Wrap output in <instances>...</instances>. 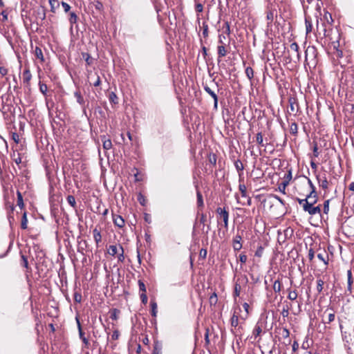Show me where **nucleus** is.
<instances>
[{"mask_svg": "<svg viewBox=\"0 0 354 354\" xmlns=\"http://www.w3.org/2000/svg\"><path fill=\"white\" fill-rule=\"evenodd\" d=\"M300 205L302 206L305 212H307L310 215L319 214L321 212L319 206L310 205L306 201H300Z\"/></svg>", "mask_w": 354, "mask_h": 354, "instance_id": "1", "label": "nucleus"}, {"mask_svg": "<svg viewBox=\"0 0 354 354\" xmlns=\"http://www.w3.org/2000/svg\"><path fill=\"white\" fill-rule=\"evenodd\" d=\"M293 232H294L293 229L291 228L290 227H286V229H284L283 230V232H281V230H279L278 231L279 241H281L284 242L286 241V239H290L292 236Z\"/></svg>", "mask_w": 354, "mask_h": 354, "instance_id": "2", "label": "nucleus"}, {"mask_svg": "<svg viewBox=\"0 0 354 354\" xmlns=\"http://www.w3.org/2000/svg\"><path fill=\"white\" fill-rule=\"evenodd\" d=\"M342 229L346 236H354V223H342Z\"/></svg>", "mask_w": 354, "mask_h": 354, "instance_id": "3", "label": "nucleus"}, {"mask_svg": "<svg viewBox=\"0 0 354 354\" xmlns=\"http://www.w3.org/2000/svg\"><path fill=\"white\" fill-rule=\"evenodd\" d=\"M230 324L232 326L231 331L235 334L237 335L239 330L241 328L240 326H239V316L236 314L234 312L233 315L232 316L230 319Z\"/></svg>", "mask_w": 354, "mask_h": 354, "instance_id": "4", "label": "nucleus"}, {"mask_svg": "<svg viewBox=\"0 0 354 354\" xmlns=\"http://www.w3.org/2000/svg\"><path fill=\"white\" fill-rule=\"evenodd\" d=\"M32 79V74L30 71V68L28 66L25 65V69L22 74V80L23 83L26 86H29L30 84V80Z\"/></svg>", "mask_w": 354, "mask_h": 354, "instance_id": "5", "label": "nucleus"}, {"mask_svg": "<svg viewBox=\"0 0 354 354\" xmlns=\"http://www.w3.org/2000/svg\"><path fill=\"white\" fill-rule=\"evenodd\" d=\"M297 201L300 204V201H307L310 205H314L317 201V193L313 194L312 192L306 196V197L304 199L297 198Z\"/></svg>", "mask_w": 354, "mask_h": 354, "instance_id": "6", "label": "nucleus"}, {"mask_svg": "<svg viewBox=\"0 0 354 354\" xmlns=\"http://www.w3.org/2000/svg\"><path fill=\"white\" fill-rule=\"evenodd\" d=\"M203 88H204L205 91L207 93H208L213 98L214 108V109L216 110L218 108V96H217L216 93L214 92V91L211 89V88L207 84L203 85Z\"/></svg>", "mask_w": 354, "mask_h": 354, "instance_id": "7", "label": "nucleus"}, {"mask_svg": "<svg viewBox=\"0 0 354 354\" xmlns=\"http://www.w3.org/2000/svg\"><path fill=\"white\" fill-rule=\"evenodd\" d=\"M216 214L218 215V219L223 220V221H228L229 214L226 207H218L216 209Z\"/></svg>", "mask_w": 354, "mask_h": 354, "instance_id": "8", "label": "nucleus"}, {"mask_svg": "<svg viewBox=\"0 0 354 354\" xmlns=\"http://www.w3.org/2000/svg\"><path fill=\"white\" fill-rule=\"evenodd\" d=\"M242 237L239 234H236L232 241V246L234 251H239L242 248Z\"/></svg>", "mask_w": 354, "mask_h": 354, "instance_id": "9", "label": "nucleus"}, {"mask_svg": "<svg viewBox=\"0 0 354 354\" xmlns=\"http://www.w3.org/2000/svg\"><path fill=\"white\" fill-rule=\"evenodd\" d=\"M317 180H318L319 185L324 190H326L328 187V182L326 176L322 178L319 175L316 176Z\"/></svg>", "mask_w": 354, "mask_h": 354, "instance_id": "10", "label": "nucleus"}, {"mask_svg": "<svg viewBox=\"0 0 354 354\" xmlns=\"http://www.w3.org/2000/svg\"><path fill=\"white\" fill-rule=\"evenodd\" d=\"M74 96L75 97L77 103L80 105H81L83 107L84 110L85 109V108H84L85 100H84V97L82 95L81 92L80 91V90H77L76 91H75Z\"/></svg>", "mask_w": 354, "mask_h": 354, "instance_id": "11", "label": "nucleus"}, {"mask_svg": "<svg viewBox=\"0 0 354 354\" xmlns=\"http://www.w3.org/2000/svg\"><path fill=\"white\" fill-rule=\"evenodd\" d=\"M34 55H35V57L37 59H39V61L41 63L44 62L45 59H44V57L43 55L42 50L40 47H39V46L35 47V49L34 50Z\"/></svg>", "mask_w": 354, "mask_h": 354, "instance_id": "12", "label": "nucleus"}, {"mask_svg": "<svg viewBox=\"0 0 354 354\" xmlns=\"http://www.w3.org/2000/svg\"><path fill=\"white\" fill-rule=\"evenodd\" d=\"M288 102L290 104V111L292 113H295L296 114L298 112L299 106L296 102L294 98H290Z\"/></svg>", "mask_w": 354, "mask_h": 354, "instance_id": "13", "label": "nucleus"}, {"mask_svg": "<svg viewBox=\"0 0 354 354\" xmlns=\"http://www.w3.org/2000/svg\"><path fill=\"white\" fill-rule=\"evenodd\" d=\"M234 167H235L236 169L239 172V182H241L242 180L241 174H242L243 170L244 169L243 165L240 160H236L234 162Z\"/></svg>", "mask_w": 354, "mask_h": 354, "instance_id": "14", "label": "nucleus"}, {"mask_svg": "<svg viewBox=\"0 0 354 354\" xmlns=\"http://www.w3.org/2000/svg\"><path fill=\"white\" fill-rule=\"evenodd\" d=\"M101 140L103 142V148L105 150H109L112 148V142L110 139H106V136H102Z\"/></svg>", "mask_w": 354, "mask_h": 354, "instance_id": "15", "label": "nucleus"}, {"mask_svg": "<svg viewBox=\"0 0 354 354\" xmlns=\"http://www.w3.org/2000/svg\"><path fill=\"white\" fill-rule=\"evenodd\" d=\"M227 46H218L217 53L219 58H222L227 55L228 51L226 48Z\"/></svg>", "mask_w": 354, "mask_h": 354, "instance_id": "16", "label": "nucleus"}, {"mask_svg": "<svg viewBox=\"0 0 354 354\" xmlns=\"http://www.w3.org/2000/svg\"><path fill=\"white\" fill-rule=\"evenodd\" d=\"M93 235L95 242L96 243L97 247H98L99 243L101 242V240H102V236H101L100 230H98L97 228H95L93 230Z\"/></svg>", "mask_w": 354, "mask_h": 354, "instance_id": "17", "label": "nucleus"}, {"mask_svg": "<svg viewBox=\"0 0 354 354\" xmlns=\"http://www.w3.org/2000/svg\"><path fill=\"white\" fill-rule=\"evenodd\" d=\"M328 309L326 310L324 313V315L327 313V320L324 319V322L329 324L335 320V315L333 310L329 313H328Z\"/></svg>", "mask_w": 354, "mask_h": 354, "instance_id": "18", "label": "nucleus"}, {"mask_svg": "<svg viewBox=\"0 0 354 354\" xmlns=\"http://www.w3.org/2000/svg\"><path fill=\"white\" fill-rule=\"evenodd\" d=\"M108 253L111 255V256H114L116 254L119 253L120 252V250H119V245L117 246V245H109L108 250Z\"/></svg>", "mask_w": 354, "mask_h": 354, "instance_id": "19", "label": "nucleus"}, {"mask_svg": "<svg viewBox=\"0 0 354 354\" xmlns=\"http://www.w3.org/2000/svg\"><path fill=\"white\" fill-rule=\"evenodd\" d=\"M66 201H67V203L73 207V209H75V210L77 209V203H76L75 198L73 196L68 195L66 197Z\"/></svg>", "mask_w": 354, "mask_h": 354, "instance_id": "20", "label": "nucleus"}, {"mask_svg": "<svg viewBox=\"0 0 354 354\" xmlns=\"http://www.w3.org/2000/svg\"><path fill=\"white\" fill-rule=\"evenodd\" d=\"M17 205L19 206L21 211L22 212L24 206L23 196H22L21 193L19 191H17Z\"/></svg>", "mask_w": 354, "mask_h": 354, "instance_id": "21", "label": "nucleus"}, {"mask_svg": "<svg viewBox=\"0 0 354 354\" xmlns=\"http://www.w3.org/2000/svg\"><path fill=\"white\" fill-rule=\"evenodd\" d=\"M262 332V324L259 322L254 326L253 330V335L257 337H258Z\"/></svg>", "mask_w": 354, "mask_h": 354, "instance_id": "22", "label": "nucleus"}, {"mask_svg": "<svg viewBox=\"0 0 354 354\" xmlns=\"http://www.w3.org/2000/svg\"><path fill=\"white\" fill-rule=\"evenodd\" d=\"M49 4L50 6V11L55 12L57 8H59L60 3L58 0H49Z\"/></svg>", "mask_w": 354, "mask_h": 354, "instance_id": "23", "label": "nucleus"}, {"mask_svg": "<svg viewBox=\"0 0 354 354\" xmlns=\"http://www.w3.org/2000/svg\"><path fill=\"white\" fill-rule=\"evenodd\" d=\"M276 15L275 11L270 10L267 12L266 18L268 21V24H272L274 20V15Z\"/></svg>", "mask_w": 354, "mask_h": 354, "instance_id": "24", "label": "nucleus"}, {"mask_svg": "<svg viewBox=\"0 0 354 354\" xmlns=\"http://www.w3.org/2000/svg\"><path fill=\"white\" fill-rule=\"evenodd\" d=\"M152 354H162V346L159 342L154 343Z\"/></svg>", "mask_w": 354, "mask_h": 354, "instance_id": "25", "label": "nucleus"}, {"mask_svg": "<svg viewBox=\"0 0 354 354\" xmlns=\"http://www.w3.org/2000/svg\"><path fill=\"white\" fill-rule=\"evenodd\" d=\"M324 253L325 254L319 253L317 254V258L323 261L326 266H327L328 264V256L326 252Z\"/></svg>", "mask_w": 354, "mask_h": 354, "instance_id": "26", "label": "nucleus"}, {"mask_svg": "<svg viewBox=\"0 0 354 354\" xmlns=\"http://www.w3.org/2000/svg\"><path fill=\"white\" fill-rule=\"evenodd\" d=\"M150 305H151V315L153 317H156L157 315V313H158L157 304L155 301L151 300Z\"/></svg>", "mask_w": 354, "mask_h": 354, "instance_id": "27", "label": "nucleus"}, {"mask_svg": "<svg viewBox=\"0 0 354 354\" xmlns=\"http://www.w3.org/2000/svg\"><path fill=\"white\" fill-rule=\"evenodd\" d=\"M239 189L241 194V196L243 198L248 197L247 195V188L246 186L244 184L240 183L239 185Z\"/></svg>", "mask_w": 354, "mask_h": 354, "instance_id": "28", "label": "nucleus"}, {"mask_svg": "<svg viewBox=\"0 0 354 354\" xmlns=\"http://www.w3.org/2000/svg\"><path fill=\"white\" fill-rule=\"evenodd\" d=\"M196 196H197V205L198 207H203L204 203H203V195L201 193L200 191H197L196 192Z\"/></svg>", "mask_w": 354, "mask_h": 354, "instance_id": "29", "label": "nucleus"}, {"mask_svg": "<svg viewBox=\"0 0 354 354\" xmlns=\"http://www.w3.org/2000/svg\"><path fill=\"white\" fill-rule=\"evenodd\" d=\"M227 37L223 34L218 35V46H228L225 42Z\"/></svg>", "mask_w": 354, "mask_h": 354, "instance_id": "30", "label": "nucleus"}, {"mask_svg": "<svg viewBox=\"0 0 354 354\" xmlns=\"http://www.w3.org/2000/svg\"><path fill=\"white\" fill-rule=\"evenodd\" d=\"M289 184L287 183V181H282L279 185V187H278V189L280 192H281L282 194H286V187Z\"/></svg>", "mask_w": 354, "mask_h": 354, "instance_id": "31", "label": "nucleus"}, {"mask_svg": "<svg viewBox=\"0 0 354 354\" xmlns=\"http://www.w3.org/2000/svg\"><path fill=\"white\" fill-rule=\"evenodd\" d=\"M324 281L322 279L317 280V290L319 293L322 292L324 288Z\"/></svg>", "mask_w": 354, "mask_h": 354, "instance_id": "32", "label": "nucleus"}, {"mask_svg": "<svg viewBox=\"0 0 354 354\" xmlns=\"http://www.w3.org/2000/svg\"><path fill=\"white\" fill-rule=\"evenodd\" d=\"M245 75L250 80H251L253 78L254 71L250 66H248L245 68Z\"/></svg>", "mask_w": 354, "mask_h": 354, "instance_id": "33", "label": "nucleus"}, {"mask_svg": "<svg viewBox=\"0 0 354 354\" xmlns=\"http://www.w3.org/2000/svg\"><path fill=\"white\" fill-rule=\"evenodd\" d=\"M290 131L292 134L296 136L298 132V126L296 122H292L290 126Z\"/></svg>", "mask_w": 354, "mask_h": 354, "instance_id": "34", "label": "nucleus"}, {"mask_svg": "<svg viewBox=\"0 0 354 354\" xmlns=\"http://www.w3.org/2000/svg\"><path fill=\"white\" fill-rule=\"evenodd\" d=\"M39 91L40 92L46 95V93H47V91H48V87H47V85L44 83H42L41 82H39Z\"/></svg>", "mask_w": 354, "mask_h": 354, "instance_id": "35", "label": "nucleus"}, {"mask_svg": "<svg viewBox=\"0 0 354 354\" xmlns=\"http://www.w3.org/2000/svg\"><path fill=\"white\" fill-rule=\"evenodd\" d=\"M273 290L275 292H279L281 290V283L279 280H276L273 284Z\"/></svg>", "mask_w": 354, "mask_h": 354, "instance_id": "36", "label": "nucleus"}, {"mask_svg": "<svg viewBox=\"0 0 354 354\" xmlns=\"http://www.w3.org/2000/svg\"><path fill=\"white\" fill-rule=\"evenodd\" d=\"M290 48L292 50L297 53V57L299 59V46L296 42H293L290 44Z\"/></svg>", "mask_w": 354, "mask_h": 354, "instance_id": "37", "label": "nucleus"}, {"mask_svg": "<svg viewBox=\"0 0 354 354\" xmlns=\"http://www.w3.org/2000/svg\"><path fill=\"white\" fill-rule=\"evenodd\" d=\"M279 334L283 338H288L290 335V332L286 328H282L279 330Z\"/></svg>", "mask_w": 354, "mask_h": 354, "instance_id": "38", "label": "nucleus"}, {"mask_svg": "<svg viewBox=\"0 0 354 354\" xmlns=\"http://www.w3.org/2000/svg\"><path fill=\"white\" fill-rule=\"evenodd\" d=\"M69 22L71 25H73L74 24H75L77 22V15L74 12H71L70 13V17H69Z\"/></svg>", "mask_w": 354, "mask_h": 354, "instance_id": "39", "label": "nucleus"}, {"mask_svg": "<svg viewBox=\"0 0 354 354\" xmlns=\"http://www.w3.org/2000/svg\"><path fill=\"white\" fill-rule=\"evenodd\" d=\"M309 53H312V54H313V55L314 57V59H315L316 50H315V48L314 47H312V48L308 47L306 49V52H305V54H306V61H307V59H308V55Z\"/></svg>", "mask_w": 354, "mask_h": 354, "instance_id": "40", "label": "nucleus"}, {"mask_svg": "<svg viewBox=\"0 0 354 354\" xmlns=\"http://www.w3.org/2000/svg\"><path fill=\"white\" fill-rule=\"evenodd\" d=\"M82 57L85 59L87 65L90 66L93 64L92 58L88 53H82Z\"/></svg>", "mask_w": 354, "mask_h": 354, "instance_id": "41", "label": "nucleus"}, {"mask_svg": "<svg viewBox=\"0 0 354 354\" xmlns=\"http://www.w3.org/2000/svg\"><path fill=\"white\" fill-rule=\"evenodd\" d=\"M137 199L141 205L145 206L146 205L147 200L141 193L138 194Z\"/></svg>", "mask_w": 354, "mask_h": 354, "instance_id": "42", "label": "nucleus"}, {"mask_svg": "<svg viewBox=\"0 0 354 354\" xmlns=\"http://www.w3.org/2000/svg\"><path fill=\"white\" fill-rule=\"evenodd\" d=\"M297 296H298V295H297V292L296 290L289 291L288 298L290 300L295 301L297 299Z\"/></svg>", "mask_w": 354, "mask_h": 354, "instance_id": "43", "label": "nucleus"}, {"mask_svg": "<svg viewBox=\"0 0 354 354\" xmlns=\"http://www.w3.org/2000/svg\"><path fill=\"white\" fill-rule=\"evenodd\" d=\"M334 48H335V51L333 53L334 56L337 59L342 58L343 57V52L341 50L338 49L337 47H336L335 46H334Z\"/></svg>", "mask_w": 354, "mask_h": 354, "instance_id": "44", "label": "nucleus"}, {"mask_svg": "<svg viewBox=\"0 0 354 354\" xmlns=\"http://www.w3.org/2000/svg\"><path fill=\"white\" fill-rule=\"evenodd\" d=\"M256 140H257V142L259 145H261V146H263V135H262V133L261 132H259L258 133H257V136H256Z\"/></svg>", "mask_w": 354, "mask_h": 354, "instance_id": "45", "label": "nucleus"}, {"mask_svg": "<svg viewBox=\"0 0 354 354\" xmlns=\"http://www.w3.org/2000/svg\"><path fill=\"white\" fill-rule=\"evenodd\" d=\"M209 162L212 165L215 166L216 164V156L214 153H210L209 156Z\"/></svg>", "mask_w": 354, "mask_h": 354, "instance_id": "46", "label": "nucleus"}, {"mask_svg": "<svg viewBox=\"0 0 354 354\" xmlns=\"http://www.w3.org/2000/svg\"><path fill=\"white\" fill-rule=\"evenodd\" d=\"M241 290V285L236 283L234 286V296L235 297H239L240 295Z\"/></svg>", "mask_w": 354, "mask_h": 354, "instance_id": "47", "label": "nucleus"}, {"mask_svg": "<svg viewBox=\"0 0 354 354\" xmlns=\"http://www.w3.org/2000/svg\"><path fill=\"white\" fill-rule=\"evenodd\" d=\"M283 181H287V183L289 184L290 181L292 179V171L290 169L286 174H285L283 176Z\"/></svg>", "mask_w": 354, "mask_h": 354, "instance_id": "48", "label": "nucleus"}, {"mask_svg": "<svg viewBox=\"0 0 354 354\" xmlns=\"http://www.w3.org/2000/svg\"><path fill=\"white\" fill-rule=\"evenodd\" d=\"M109 100L111 102L113 103V104H117L118 103V97L116 95V94L113 92H111L110 94H109Z\"/></svg>", "mask_w": 354, "mask_h": 354, "instance_id": "49", "label": "nucleus"}, {"mask_svg": "<svg viewBox=\"0 0 354 354\" xmlns=\"http://www.w3.org/2000/svg\"><path fill=\"white\" fill-rule=\"evenodd\" d=\"M119 250H120V252L118 254V261H123L124 259V250H123V248L119 245Z\"/></svg>", "mask_w": 354, "mask_h": 354, "instance_id": "50", "label": "nucleus"}, {"mask_svg": "<svg viewBox=\"0 0 354 354\" xmlns=\"http://www.w3.org/2000/svg\"><path fill=\"white\" fill-rule=\"evenodd\" d=\"M120 311L116 309V308H114L111 313V316L110 317L113 319V320H116L118 318V314H119Z\"/></svg>", "mask_w": 354, "mask_h": 354, "instance_id": "51", "label": "nucleus"}, {"mask_svg": "<svg viewBox=\"0 0 354 354\" xmlns=\"http://www.w3.org/2000/svg\"><path fill=\"white\" fill-rule=\"evenodd\" d=\"M203 35L205 38L208 37V25L205 22L203 24Z\"/></svg>", "mask_w": 354, "mask_h": 354, "instance_id": "52", "label": "nucleus"}, {"mask_svg": "<svg viewBox=\"0 0 354 354\" xmlns=\"http://www.w3.org/2000/svg\"><path fill=\"white\" fill-rule=\"evenodd\" d=\"M73 297L75 302L80 303L82 301V295L80 292H75Z\"/></svg>", "mask_w": 354, "mask_h": 354, "instance_id": "53", "label": "nucleus"}, {"mask_svg": "<svg viewBox=\"0 0 354 354\" xmlns=\"http://www.w3.org/2000/svg\"><path fill=\"white\" fill-rule=\"evenodd\" d=\"M139 290L142 293H146V287L144 282L141 280L138 281Z\"/></svg>", "mask_w": 354, "mask_h": 354, "instance_id": "54", "label": "nucleus"}, {"mask_svg": "<svg viewBox=\"0 0 354 354\" xmlns=\"http://www.w3.org/2000/svg\"><path fill=\"white\" fill-rule=\"evenodd\" d=\"M305 24H306V33H309L312 31V24L310 21H308L307 19H305Z\"/></svg>", "mask_w": 354, "mask_h": 354, "instance_id": "55", "label": "nucleus"}, {"mask_svg": "<svg viewBox=\"0 0 354 354\" xmlns=\"http://www.w3.org/2000/svg\"><path fill=\"white\" fill-rule=\"evenodd\" d=\"M263 250H264L263 247L262 245H259L255 252V256L258 257H261L263 254Z\"/></svg>", "mask_w": 354, "mask_h": 354, "instance_id": "56", "label": "nucleus"}, {"mask_svg": "<svg viewBox=\"0 0 354 354\" xmlns=\"http://www.w3.org/2000/svg\"><path fill=\"white\" fill-rule=\"evenodd\" d=\"M21 265L22 266H24V268H28V259L24 255V254H21Z\"/></svg>", "mask_w": 354, "mask_h": 354, "instance_id": "57", "label": "nucleus"}, {"mask_svg": "<svg viewBox=\"0 0 354 354\" xmlns=\"http://www.w3.org/2000/svg\"><path fill=\"white\" fill-rule=\"evenodd\" d=\"M305 178H306V180L308 181V184L309 185V187H310V188L311 189L310 192H312L313 194H315V187L313 185L312 180L309 178H308L306 176Z\"/></svg>", "mask_w": 354, "mask_h": 354, "instance_id": "58", "label": "nucleus"}, {"mask_svg": "<svg viewBox=\"0 0 354 354\" xmlns=\"http://www.w3.org/2000/svg\"><path fill=\"white\" fill-rule=\"evenodd\" d=\"M11 137L12 140L16 143L18 144L19 142V136L17 133L12 132L11 134Z\"/></svg>", "mask_w": 354, "mask_h": 354, "instance_id": "59", "label": "nucleus"}, {"mask_svg": "<svg viewBox=\"0 0 354 354\" xmlns=\"http://www.w3.org/2000/svg\"><path fill=\"white\" fill-rule=\"evenodd\" d=\"M209 302L211 304H216L217 302V295L214 292L209 297Z\"/></svg>", "mask_w": 354, "mask_h": 354, "instance_id": "60", "label": "nucleus"}, {"mask_svg": "<svg viewBox=\"0 0 354 354\" xmlns=\"http://www.w3.org/2000/svg\"><path fill=\"white\" fill-rule=\"evenodd\" d=\"M195 10L196 12H202L203 11V6L201 3L195 4Z\"/></svg>", "mask_w": 354, "mask_h": 354, "instance_id": "61", "label": "nucleus"}, {"mask_svg": "<svg viewBox=\"0 0 354 354\" xmlns=\"http://www.w3.org/2000/svg\"><path fill=\"white\" fill-rule=\"evenodd\" d=\"M329 203L330 200H326L324 203V213L328 214L329 211Z\"/></svg>", "mask_w": 354, "mask_h": 354, "instance_id": "62", "label": "nucleus"}, {"mask_svg": "<svg viewBox=\"0 0 354 354\" xmlns=\"http://www.w3.org/2000/svg\"><path fill=\"white\" fill-rule=\"evenodd\" d=\"M120 337V332L118 330H115L113 332V334L111 335V339L113 340H117Z\"/></svg>", "mask_w": 354, "mask_h": 354, "instance_id": "63", "label": "nucleus"}, {"mask_svg": "<svg viewBox=\"0 0 354 354\" xmlns=\"http://www.w3.org/2000/svg\"><path fill=\"white\" fill-rule=\"evenodd\" d=\"M324 17L325 18V19L327 21V22L328 24H331L333 22V19H332L331 15L329 12H326L324 14Z\"/></svg>", "mask_w": 354, "mask_h": 354, "instance_id": "64", "label": "nucleus"}]
</instances>
